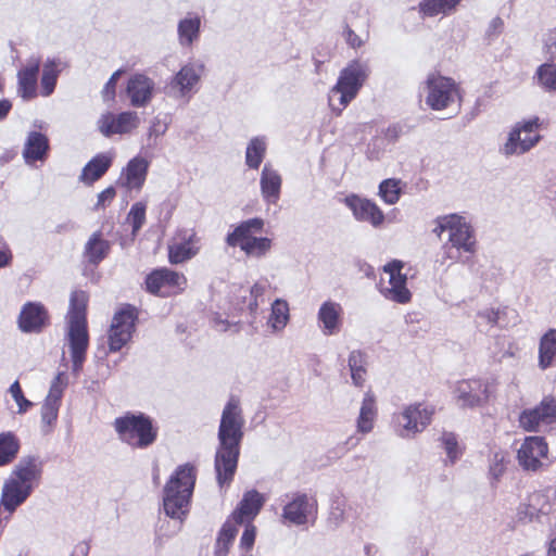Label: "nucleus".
Listing matches in <instances>:
<instances>
[{"label": "nucleus", "mask_w": 556, "mask_h": 556, "mask_svg": "<svg viewBox=\"0 0 556 556\" xmlns=\"http://www.w3.org/2000/svg\"><path fill=\"white\" fill-rule=\"evenodd\" d=\"M243 426L244 418L240 401L232 396L223 409L218 429L219 447L215 457V470L220 486L229 484L235 475L243 438Z\"/></svg>", "instance_id": "obj_1"}, {"label": "nucleus", "mask_w": 556, "mask_h": 556, "mask_svg": "<svg viewBox=\"0 0 556 556\" xmlns=\"http://www.w3.org/2000/svg\"><path fill=\"white\" fill-rule=\"evenodd\" d=\"M88 295L84 291H74L70 300L67 314L66 344L72 357V369L78 374L83 369L86 359V352L89 344V337L86 321V307Z\"/></svg>", "instance_id": "obj_2"}, {"label": "nucleus", "mask_w": 556, "mask_h": 556, "mask_svg": "<svg viewBox=\"0 0 556 556\" xmlns=\"http://www.w3.org/2000/svg\"><path fill=\"white\" fill-rule=\"evenodd\" d=\"M195 483V468L190 464L177 467L164 486L163 505L167 516L182 519L188 513Z\"/></svg>", "instance_id": "obj_3"}, {"label": "nucleus", "mask_w": 556, "mask_h": 556, "mask_svg": "<svg viewBox=\"0 0 556 556\" xmlns=\"http://www.w3.org/2000/svg\"><path fill=\"white\" fill-rule=\"evenodd\" d=\"M437 227L433 232L441 236L448 232V243L443 247L444 256L442 264L446 260L459 261L462 252L473 254L476 252V238L471 226L459 215L451 214L437 218Z\"/></svg>", "instance_id": "obj_4"}, {"label": "nucleus", "mask_w": 556, "mask_h": 556, "mask_svg": "<svg viewBox=\"0 0 556 556\" xmlns=\"http://www.w3.org/2000/svg\"><path fill=\"white\" fill-rule=\"evenodd\" d=\"M368 74V64L356 60L340 72L337 84L329 91V105L337 115L357 96Z\"/></svg>", "instance_id": "obj_5"}, {"label": "nucleus", "mask_w": 556, "mask_h": 556, "mask_svg": "<svg viewBox=\"0 0 556 556\" xmlns=\"http://www.w3.org/2000/svg\"><path fill=\"white\" fill-rule=\"evenodd\" d=\"M541 125V119L538 116L515 123L498 148L500 154L510 159L520 157L529 153L542 140L540 134Z\"/></svg>", "instance_id": "obj_6"}, {"label": "nucleus", "mask_w": 556, "mask_h": 556, "mask_svg": "<svg viewBox=\"0 0 556 556\" xmlns=\"http://www.w3.org/2000/svg\"><path fill=\"white\" fill-rule=\"evenodd\" d=\"M113 425L121 441L136 448L150 446L157 435L152 420L144 414L127 413L116 418Z\"/></svg>", "instance_id": "obj_7"}, {"label": "nucleus", "mask_w": 556, "mask_h": 556, "mask_svg": "<svg viewBox=\"0 0 556 556\" xmlns=\"http://www.w3.org/2000/svg\"><path fill=\"white\" fill-rule=\"evenodd\" d=\"M425 102L434 111L450 108L459 99L454 79L440 74H429L425 81Z\"/></svg>", "instance_id": "obj_8"}, {"label": "nucleus", "mask_w": 556, "mask_h": 556, "mask_svg": "<svg viewBox=\"0 0 556 556\" xmlns=\"http://www.w3.org/2000/svg\"><path fill=\"white\" fill-rule=\"evenodd\" d=\"M433 409L422 403L410 404L395 415L396 433L401 438H414L431 421Z\"/></svg>", "instance_id": "obj_9"}, {"label": "nucleus", "mask_w": 556, "mask_h": 556, "mask_svg": "<svg viewBox=\"0 0 556 556\" xmlns=\"http://www.w3.org/2000/svg\"><path fill=\"white\" fill-rule=\"evenodd\" d=\"M203 73L204 64L201 62L185 64L172 78L168 85L169 94L175 99H182L188 102L192 94L197 92Z\"/></svg>", "instance_id": "obj_10"}, {"label": "nucleus", "mask_w": 556, "mask_h": 556, "mask_svg": "<svg viewBox=\"0 0 556 556\" xmlns=\"http://www.w3.org/2000/svg\"><path fill=\"white\" fill-rule=\"evenodd\" d=\"M136 319V309L129 305L114 314L109 331V348L111 352L119 351L129 342L135 330Z\"/></svg>", "instance_id": "obj_11"}, {"label": "nucleus", "mask_w": 556, "mask_h": 556, "mask_svg": "<svg viewBox=\"0 0 556 556\" xmlns=\"http://www.w3.org/2000/svg\"><path fill=\"white\" fill-rule=\"evenodd\" d=\"M139 124L138 113L134 111H126L119 114L108 112L102 114L97 122L98 129L104 137L130 134L134 129L138 128Z\"/></svg>", "instance_id": "obj_12"}, {"label": "nucleus", "mask_w": 556, "mask_h": 556, "mask_svg": "<svg viewBox=\"0 0 556 556\" xmlns=\"http://www.w3.org/2000/svg\"><path fill=\"white\" fill-rule=\"evenodd\" d=\"M556 420V400L546 397L532 409L523 410L520 426L527 431H541Z\"/></svg>", "instance_id": "obj_13"}, {"label": "nucleus", "mask_w": 556, "mask_h": 556, "mask_svg": "<svg viewBox=\"0 0 556 556\" xmlns=\"http://www.w3.org/2000/svg\"><path fill=\"white\" fill-rule=\"evenodd\" d=\"M494 391L492 382L482 380H464L457 383L455 394L459 405L475 407L486 402Z\"/></svg>", "instance_id": "obj_14"}, {"label": "nucleus", "mask_w": 556, "mask_h": 556, "mask_svg": "<svg viewBox=\"0 0 556 556\" xmlns=\"http://www.w3.org/2000/svg\"><path fill=\"white\" fill-rule=\"evenodd\" d=\"M403 263L392 261L384 265L383 270L389 275V285L381 288L382 295L396 303H407L410 300V292L406 287V275L401 273Z\"/></svg>", "instance_id": "obj_15"}, {"label": "nucleus", "mask_w": 556, "mask_h": 556, "mask_svg": "<svg viewBox=\"0 0 556 556\" xmlns=\"http://www.w3.org/2000/svg\"><path fill=\"white\" fill-rule=\"evenodd\" d=\"M67 386V377L65 372H59L51 386L47 397L41 407V422L45 432H49L58 419L59 408L63 391Z\"/></svg>", "instance_id": "obj_16"}, {"label": "nucleus", "mask_w": 556, "mask_h": 556, "mask_svg": "<svg viewBox=\"0 0 556 556\" xmlns=\"http://www.w3.org/2000/svg\"><path fill=\"white\" fill-rule=\"evenodd\" d=\"M547 443L541 437H528L518 450V462L525 470L536 471L547 457Z\"/></svg>", "instance_id": "obj_17"}, {"label": "nucleus", "mask_w": 556, "mask_h": 556, "mask_svg": "<svg viewBox=\"0 0 556 556\" xmlns=\"http://www.w3.org/2000/svg\"><path fill=\"white\" fill-rule=\"evenodd\" d=\"M344 203L353 212L357 220L367 222L374 227L382 225L384 214L375 202L356 194H351L345 197Z\"/></svg>", "instance_id": "obj_18"}, {"label": "nucleus", "mask_w": 556, "mask_h": 556, "mask_svg": "<svg viewBox=\"0 0 556 556\" xmlns=\"http://www.w3.org/2000/svg\"><path fill=\"white\" fill-rule=\"evenodd\" d=\"M154 90L153 79L144 74H136L129 78L126 92L132 106L144 108L151 102Z\"/></svg>", "instance_id": "obj_19"}, {"label": "nucleus", "mask_w": 556, "mask_h": 556, "mask_svg": "<svg viewBox=\"0 0 556 556\" xmlns=\"http://www.w3.org/2000/svg\"><path fill=\"white\" fill-rule=\"evenodd\" d=\"M316 510V503L305 494L296 495L289 502L282 511V519L294 526H302Z\"/></svg>", "instance_id": "obj_20"}, {"label": "nucleus", "mask_w": 556, "mask_h": 556, "mask_svg": "<svg viewBox=\"0 0 556 556\" xmlns=\"http://www.w3.org/2000/svg\"><path fill=\"white\" fill-rule=\"evenodd\" d=\"M41 64L39 56L33 55L17 72L18 94L23 99H33L37 94L38 74Z\"/></svg>", "instance_id": "obj_21"}, {"label": "nucleus", "mask_w": 556, "mask_h": 556, "mask_svg": "<svg viewBox=\"0 0 556 556\" xmlns=\"http://www.w3.org/2000/svg\"><path fill=\"white\" fill-rule=\"evenodd\" d=\"M551 509V500L547 493L536 491L531 493L527 501L519 505L517 519L528 523L539 519L540 515H546Z\"/></svg>", "instance_id": "obj_22"}, {"label": "nucleus", "mask_w": 556, "mask_h": 556, "mask_svg": "<svg viewBox=\"0 0 556 556\" xmlns=\"http://www.w3.org/2000/svg\"><path fill=\"white\" fill-rule=\"evenodd\" d=\"M342 314L343 308L338 302L328 300L320 305L317 312V320L325 336H334L340 332Z\"/></svg>", "instance_id": "obj_23"}, {"label": "nucleus", "mask_w": 556, "mask_h": 556, "mask_svg": "<svg viewBox=\"0 0 556 556\" xmlns=\"http://www.w3.org/2000/svg\"><path fill=\"white\" fill-rule=\"evenodd\" d=\"M265 503V497L256 490H250L243 494L238 507L231 515V519L242 525L251 522L260 513Z\"/></svg>", "instance_id": "obj_24"}, {"label": "nucleus", "mask_w": 556, "mask_h": 556, "mask_svg": "<svg viewBox=\"0 0 556 556\" xmlns=\"http://www.w3.org/2000/svg\"><path fill=\"white\" fill-rule=\"evenodd\" d=\"M29 486L16 482L10 477L4 481L1 492L0 506L12 514L31 494Z\"/></svg>", "instance_id": "obj_25"}, {"label": "nucleus", "mask_w": 556, "mask_h": 556, "mask_svg": "<svg viewBox=\"0 0 556 556\" xmlns=\"http://www.w3.org/2000/svg\"><path fill=\"white\" fill-rule=\"evenodd\" d=\"M156 280H162L165 283L164 286L165 290H167V296L182 291L187 285V279L182 274L168 268H161L154 270L147 277V290H157L155 285Z\"/></svg>", "instance_id": "obj_26"}, {"label": "nucleus", "mask_w": 556, "mask_h": 556, "mask_svg": "<svg viewBox=\"0 0 556 556\" xmlns=\"http://www.w3.org/2000/svg\"><path fill=\"white\" fill-rule=\"evenodd\" d=\"M149 162L140 156L130 160L124 169L121 182L128 190L139 191L147 178Z\"/></svg>", "instance_id": "obj_27"}, {"label": "nucleus", "mask_w": 556, "mask_h": 556, "mask_svg": "<svg viewBox=\"0 0 556 556\" xmlns=\"http://www.w3.org/2000/svg\"><path fill=\"white\" fill-rule=\"evenodd\" d=\"M41 467L38 460L33 456L23 457L14 466L10 478L18 483L29 486L34 490L35 483L40 479Z\"/></svg>", "instance_id": "obj_28"}, {"label": "nucleus", "mask_w": 556, "mask_h": 556, "mask_svg": "<svg viewBox=\"0 0 556 556\" xmlns=\"http://www.w3.org/2000/svg\"><path fill=\"white\" fill-rule=\"evenodd\" d=\"M47 312L41 304L27 303L18 317V326L23 332H39L46 326Z\"/></svg>", "instance_id": "obj_29"}, {"label": "nucleus", "mask_w": 556, "mask_h": 556, "mask_svg": "<svg viewBox=\"0 0 556 556\" xmlns=\"http://www.w3.org/2000/svg\"><path fill=\"white\" fill-rule=\"evenodd\" d=\"M281 184L280 174L266 164L262 169L260 179L262 197L266 202L275 204L278 201Z\"/></svg>", "instance_id": "obj_30"}, {"label": "nucleus", "mask_w": 556, "mask_h": 556, "mask_svg": "<svg viewBox=\"0 0 556 556\" xmlns=\"http://www.w3.org/2000/svg\"><path fill=\"white\" fill-rule=\"evenodd\" d=\"M48 149L49 141L43 134L37 131L30 132L23 150L25 162L33 164L36 161H42L46 157Z\"/></svg>", "instance_id": "obj_31"}, {"label": "nucleus", "mask_w": 556, "mask_h": 556, "mask_svg": "<svg viewBox=\"0 0 556 556\" xmlns=\"http://www.w3.org/2000/svg\"><path fill=\"white\" fill-rule=\"evenodd\" d=\"M264 220L262 218H251L242 222L235 230L228 233L226 242L229 247H237L249 239L255 238L253 235L263 229Z\"/></svg>", "instance_id": "obj_32"}, {"label": "nucleus", "mask_w": 556, "mask_h": 556, "mask_svg": "<svg viewBox=\"0 0 556 556\" xmlns=\"http://www.w3.org/2000/svg\"><path fill=\"white\" fill-rule=\"evenodd\" d=\"M377 417V405L375 395L368 391L365 393L359 415L356 420L357 431L368 433L374 429V424Z\"/></svg>", "instance_id": "obj_33"}, {"label": "nucleus", "mask_w": 556, "mask_h": 556, "mask_svg": "<svg viewBox=\"0 0 556 556\" xmlns=\"http://www.w3.org/2000/svg\"><path fill=\"white\" fill-rule=\"evenodd\" d=\"M198 238L191 233L184 242H175L168 247V260L172 264H180L198 254Z\"/></svg>", "instance_id": "obj_34"}, {"label": "nucleus", "mask_w": 556, "mask_h": 556, "mask_svg": "<svg viewBox=\"0 0 556 556\" xmlns=\"http://www.w3.org/2000/svg\"><path fill=\"white\" fill-rule=\"evenodd\" d=\"M201 18L189 14L180 20L177 26L178 41L181 47H191L199 39Z\"/></svg>", "instance_id": "obj_35"}, {"label": "nucleus", "mask_w": 556, "mask_h": 556, "mask_svg": "<svg viewBox=\"0 0 556 556\" xmlns=\"http://www.w3.org/2000/svg\"><path fill=\"white\" fill-rule=\"evenodd\" d=\"M556 357V330L549 329L540 340L539 367L545 370L552 367Z\"/></svg>", "instance_id": "obj_36"}, {"label": "nucleus", "mask_w": 556, "mask_h": 556, "mask_svg": "<svg viewBox=\"0 0 556 556\" xmlns=\"http://www.w3.org/2000/svg\"><path fill=\"white\" fill-rule=\"evenodd\" d=\"M111 162V157L105 154L97 155L84 167L80 180L85 184L94 182L109 169Z\"/></svg>", "instance_id": "obj_37"}, {"label": "nucleus", "mask_w": 556, "mask_h": 556, "mask_svg": "<svg viewBox=\"0 0 556 556\" xmlns=\"http://www.w3.org/2000/svg\"><path fill=\"white\" fill-rule=\"evenodd\" d=\"M20 451V441L12 432L0 433V467L11 464Z\"/></svg>", "instance_id": "obj_38"}, {"label": "nucleus", "mask_w": 556, "mask_h": 556, "mask_svg": "<svg viewBox=\"0 0 556 556\" xmlns=\"http://www.w3.org/2000/svg\"><path fill=\"white\" fill-rule=\"evenodd\" d=\"M110 243L101 238L99 232H94L86 243L85 254L90 263L98 264L108 254Z\"/></svg>", "instance_id": "obj_39"}, {"label": "nucleus", "mask_w": 556, "mask_h": 556, "mask_svg": "<svg viewBox=\"0 0 556 556\" xmlns=\"http://www.w3.org/2000/svg\"><path fill=\"white\" fill-rule=\"evenodd\" d=\"M462 0H422L419 3V11L425 16H437L439 14H448Z\"/></svg>", "instance_id": "obj_40"}, {"label": "nucleus", "mask_w": 556, "mask_h": 556, "mask_svg": "<svg viewBox=\"0 0 556 556\" xmlns=\"http://www.w3.org/2000/svg\"><path fill=\"white\" fill-rule=\"evenodd\" d=\"M351 378L356 387H362L366 380V355L361 351H352L349 355Z\"/></svg>", "instance_id": "obj_41"}, {"label": "nucleus", "mask_w": 556, "mask_h": 556, "mask_svg": "<svg viewBox=\"0 0 556 556\" xmlns=\"http://www.w3.org/2000/svg\"><path fill=\"white\" fill-rule=\"evenodd\" d=\"M266 153L264 137H255L250 140L245 151V163L250 168H258Z\"/></svg>", "instance_id": "obj_42"}, {"label": "nucleus", "mask_w": 556, "mask_h": 556, "mask_svg": "<svg viewBox=\"0 0 556 556\" xmlns=\"http://www.w3.org/2000/svg\"><path fill=\"white\" fill-rule=\"evenodd\" d=\"M60 65V61L56 60H48L43 64L41 76L42 96L48 97L54 91L56 79L61 72Z\"/></svg>", "instance_id": "obj_43"}, {"label": "nucleus", "mask_w": 556, "mask_h": 556, "mask_svg": "<svg viewBox=\"0 0 556 556\" xmlns=\"http://www.w3.org/2000/svg\"><path fill=\"white\" fill-rule=\"evenodd\" d=\"M289 321V305L285 300L277 299L271 304V312L268 319L269 326L275 331L282 330Z\"/></svg>", "instance_id": "obj_44"}, {"label": "nucleus", "mask_w": 556, "mask_h": 556, "mask_svg": "<svg viewBox=\"0 0 556 556\" xmlns=\"http://www.w3.org/2000/svg\"><path fill=\"white\" fill-rule=\"evenodd\" d=\"M538 85L546 91L556 92V63L546 61L535 72Z\"/></svg>", "instance_id": "obj_45"}, {"label": "nucleus", "mask_w": 556, "mask_h": 556, "mask_svg": "<svg viewBox=\"0 0 556 556\" xmlns=\"http://www.w3.org/2000/svg\"><path fill=\"white\" fill-rule=\"evenodd\" d=\"M238 523H236L231 518L224 523L216 541V556L227 555L229 546L232 543L238 531L236 527Z\"/></svg>", "instance_id": "obj_46"}, {"label": "nucleus", "mask_w": 556, "mask_h": 556, "mask_svg": "<svg viewBox=\"0 0 556 556\" xmlns=\"http://www.w3.org/2000/svg\"><path fill=\"white\" fill-rule=\"evenodd\" d=\"M402 194V181L400 179H384L379 185V195L389 205L397 203Z\"/></svg>", "instance_id": "obj_47"}, {"label": "nucleus", "mask_w": 556, "mask_h": 556, "mask_svg": "<svg viewBox=\"0 0 556 556\" xmlns=\"http://www.w3.org/2000/svg\"><path fill=\"white\" fill-rule=\"evenodd\" d=\"M271 248V240L268 238H252L249 241H243L240 249L249 256L262 257Z\"/></svg>", "instance_id": "obj_48"}, {"label": "nucleus", "mask_w": 556, "mask_h": 556, "mask_svg": "<svg viewBox=\"0 0 556 556\" xmlns=\"http://www.w3.org/2000/svg\"><path fill=\"white\" fill-rule=\"evenodd\" d=\"M441 442L448 460L452 464L455 463L462 455V450L458 445L456 435L452 432H444L441 437Z\"/></svg>", "instance_id": "obj_49"}, {"label": "nucleus", "mask_w": 556, "mask_h": 556, "mask_svg": "<svg viewBox=\"0 0 556 556\" xmlns=\"http://www.w3.org/2000/svg\"><path fill=\"white\" fill-rule=\"evenodd\" d=\"M127 219L131 223L132 233H137L146 219V204L142 202L135 203L128 213Z\"/></svg>", "instance_id": "obj_50"}, {"label": "nucleus", "mask_w": 556, "mask_h": 556, "mask_svg": "<svg viewBox=\"0 0 556 556\" xmlns=\"http://www.w3.org/2000/svg\"><path fill=\"white\" fill-rule=\"evenodd\" d=\"M9 391L18 406L20 414L27 412V409L33 406V403L24 396L18 381L13 382Z\"/></svg>", "instance_id": "obj_51"}, {"label": "nucleus", "mask_w": 556, "mask_h": 556, "mask_svg": "<svg viewBox=\"0 0 556 556\" xmlns=\"http://www.w3.org/2000/svg\"><path fill=\"white\" fill-rule=\"evenodd\" d=\"M502 312L494 308H484L478 313V325L496 326L500 325Z\"/></svg>", "instance_id": "obj_52"}, {"label": "nucleus", "mask_w": 556, "mask_h": 556, "mask_svg": "<svg viewBox=\"0 0 556 556\" xmlns=\"http://www.w3.org/2000/svg\"><path fill=\"white\" fill-rule=\"evenodd\" d=\"M505 456L502 453H495L490 465V473L494 479H498L505 471Z\"/></svg>", "instance_id": "obj_53"}, {"label": "nucleus", "mask_w": 556, "mask_h": 556, "mask_svg": "<svg viewBox=\"0 0 556 556\" xmlns=\"http://www.w3.org/2000/svg\"><path fill=\"white\" fill-rule=\"evenodd\" d=\"M543 50L547 56L546 61L556 63V29L548 33Z\"/></svg>", "instance_id": "obj_54"}, {"label": "nucleus", "mask_w": 556, "mask_h": 556, "mask_svg": "<svg viewBox=\"0 0 556 556\" xmlns=\"http://www.w3.org/2000/svg\"><path fill=\"white\" fill-rule=\"evenodd\" d=\"M123 74V70H117L113 73V75L110 77L109 81L105 84L102 94L104 100H113L115 97V87L117 84L118 78Z\"/></svg>", "instance_id": "obj_55"}, {"label": "nucleus", "mask_w": 556, "mask_h": 556, "mask_svg": "<svg viewBox=\"0 0 556 556\" xmlns=\"http://www.w3.org/2000/svg\"><path fill=\"white\" fill-rule=\"evenodd\" d=\"M247 526H245V529H244V532L241 536V547H244L247 549H250L253 544H254V541H255V535H256V529L254 526L251 525V522H245Z\"/></svg>", "instance_id": "obj_56"}, {"label": "nucleus", "mask_w": 556, "mask_h": 556, "mask_svg": "<svg viewBox=\"0 0 556 556\" xmlns=\"http://www.w3.org/2000/svg\"><path fill=\"white\" fill-rule=\"evenodd\" d=\"M343 37L346 43L353 49H357L365 43V39L361 38L357 34H355V31L348 25L343 30Z\"/></svg>", "instance_id": "obj_57"}, {"label": "nucleus", "mask_w": 556, "mask_h": 556, "mask_svg": "<svg viewBox=\"0 0 556 556\" xmlns=\"http://www.w3.org/2000/svg\"><path fill=\"white\" fill-rule=\"evenodd\" d=\"M265 292V286L261 283H255L251 290L250 293L253 296V301L249 303V308L252 313H254L257 308V299L262 296Z\"/></svg>", "instance_id": "obj_58"}, {"label": "nucleus", "mask_w": 556, "mask_h": 556, "mask_svg": "<svg viewBox=\"0 0 556 556\" xmlns=\"http://www.w3.org/2000/svg\"><path fill=\"white\" fill-rule=\"evenodd\" d=\"M115 197V189L113 187H109L98 195V202L96 204V208L104 207L106 202H111Z\"/></svg>", "instance_id": "obj_59"}, {"label": "nucleus", "mask_w": 556, "mask_h": 556, "mask_svg": "<svg viewBox=\"0 0 556 556\" xmlns=\"http://www.w3.org/2000/svg\"><path fill=\"white\" fill-rule=\"evenodd\" d=\"M166 129L167 125L165 123H162L160 119L155 118L149 128V137H160L165 134Z\"/></svg>", "instance_id": "obj_60"}, {"label": "nucleus", "mask_w": 556, "mask_h": 556, "mask_svg": "<svg viewBox=\"0 0 556 556\" xmlns=\"http://www.w3.org/2000/svg\"><path fill=\"white\" fill-rule=\"evenodd\" d=\"M12 254L5 243L0 242V268H3L10 264Z\"/></svg>", "instance_id": "obj_61"}, {"label": "nucleus", "mask_w": 556, "mask_h": 556, "mask_svg": "<svg viewBox=\"0 0 556 556\" xmlns=\"http://www.w3.org/2000/svg\"><path fill=\"white\" fill-rule=\"evenodd\" d=\"M214 327L217 331H227L231 326H236L235 324L231 325L229 321L223 319L220 316H217L213 320Z\"/></svg>", "instance_id": "obj_62"}, {"label": "nucleus", "mask_w": 556, "mask_h": 556, "mask_svg": "<svg viewBox=\"0 0 556 556\" xmlns=\"http://www.w3.org/2000/svg\"><path fill=\"white\" fill-rule=\"evenodd\" d=\"M503 27V21L501 17H494L489 25V34L500 33Z\"/></svg>", "instance_id": "obj_63"}, {"label": "nucleus", "mask_w": 556, "mask_h": 556, "mask_svg": "<svg viewBox=\"0 0 556 556\" xmlns=\"http://www.w3.org/2000/svg\"><path fill=\"white\" fill-rule=\"evenodd\" d=\"M12 104L9 100L0 101V119L4 118L10 112Z\"/></svg>", "instance_id": "obj_64"}]
</instances>
